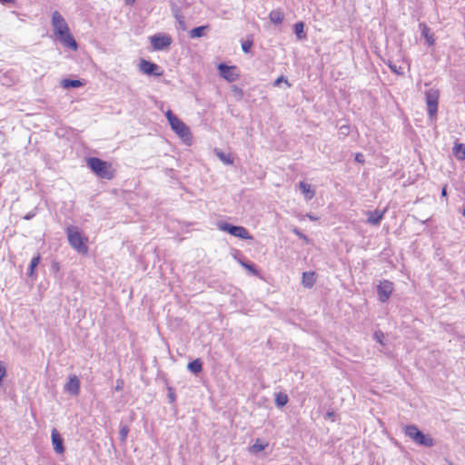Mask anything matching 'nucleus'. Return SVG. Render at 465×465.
<instances>
[{
  "label": "nucleus",
  "instance_id": "20e7f679",
  "mask_svg": "<svg viewBox=\"0 0 465 465\" xmlns=\"http://www.w3.org/2000/svg\"><path fill=\"white\" fill-rule=\"evenodd\" d=\"M404 433L418 445L425 447H432L434 445V440L430 435L424 434L416 425L405 426Z\"/></svg>",
  "mask_w": 465,
  "mask_h": 465
},
{
  "label": "nucleus",
  "instance_id": "aec40b11",
  "mask_svg": "<svg viewBox=\"0 0 465 465\" xmlns=\"http://www.w3.org/2000/svg\"><path fill=\"white\" fill-rule=\"evenodd\" d=\"M454 156L458 160H465V146L462 143H455L452 149Z\"/></svg>",
  "mask_w": 465,
  "mask_h": 465
},
{
  "label": "nucleus",
  "instance_id": "c85d7f7f",
  "mask_svg": "<svg viewBox=\"0 0 465 465\" xmlns=\"http://www.w3.org/2000/svg\"><path fill=\"white\" fill-rule=\"evenodd\" d=\"M128 433H129V427L127 425L121 424L119 436H120V440L123 443H124L126 441Z\"/></svg>",
  "mask_w": 465,
  "mask_h": 465
},
{
  "label": "nucleus",
  "instance_id": "de8ad7c7",
  "mask_svg": "<svg viewBox=\"0 0 465 465\" xmlns=\"http://www.w3.org/2000/svg\"><path fill=\"white\" fill-rule=\"evenodd\" d=\"M135 0H125L126 4L132 5Z\"/></svg>",
  "mask_w": 465,
  "mask_h": 465
},
{
  "label": "nucleus",
  "instance_id": "f8f14e48",
  "mask_svg": "<svg viewBox=\"0 0 465 465\" xmlns=\"http://www.w3.org/2000/svg\"><path fill=\"white\" fill-rule=\"evenodd\" d=\"M55 35L64 46L72 50H76L78 48V45L74 36L71 35L70 29L66 30V33H58Z\"/></svg>",
  "mask_w": 465,
  "mask_h": 465
},
{
  "label": "nucleus",
  "instance_id": "e433bc0d",
  "mask_svg": "<svg viewBox=\"0 0 465 465\" xmlns=\"http://www.w3.org/2000/svg\"><path fill=\"white\" fill-rule=\"evenodd\" d=\"M123 387H124V381H123V380H120V379H119V380H117V381H116V385H115L114 390H115L116 391H122V390H123Z\"/></svg>",
  "mask_w": 465,
  "mask_h": 465
},
{
  "label": "nucleus",
  "instance_id": "49530a36",
  "mask_svg": "<svg viewBox=\"0 0 465 465\" xmlns=\"http://www.w3.org/2000/svg\"><path fill=\"white\" fill-rule=\"evenodd\" d=\"M0 2L3 4H8V3H13L14 0H0Z\"/></svg>",
  "mask_w": 465,
  "mask_h": 465
},
{
  "label": "nucleus",
  "instance_id": "473e14b6",
  "mask_svg": "<svg viewBox=\"0 0 465 465\" xmlns=\"http://www.w3.org/2000/svg\"><path fill=\"white\" fill-rule=\"evenodd\" d=\"M252 46V41L246 40L242 44V49L245 54H248Z\"/></svg>",
  "mask_w": 465,
  "mask_h": 465
},
{
  "label": "nucleus",
  "instance_id": "6ab92c4d",
  "mask_svg": "<svg viewBox=\"0 0 465 465\" xmlns=\"http://www.w3.org/2000/svg\"><path fill=\"white\" fill-rule=\"evenodd\" d=\"M315 282L314 272H304L302 273V284L306 288H312Z\"/></svg>",
  "mask_w": 465,
  "mask_h": 465
},
{
  "label": "nucleus",
  "instance_id": "b1692460",
  "mask_svg": "<svg viewBox=\"0 0 465 465\" xmlns=\"http://www.w3.org/2000/svg\"><path fill=\"white\" fill-rule=\"evenodd\" d=\"M40 261L41 256L39 253L32 258L28 268V276L33 277L35 275V269L38 266Z\"/></svg>",
  "mask_w": 465,
  "mask_h": 465
},
{
  "label": "nucleus",
  "instance_id": "79ce46f5",
  "mask_svg": "<svg viewBox=\"0 0 465 465\" xmlns=\"http://www.w3.org/2000/svg\"><path fill=\"white\" fill-rule=\"evenodd\" d=\"M298 236H300L301 238H306L302 233H301L297 229H295L293 231Z\"/></svg>",
  "mask_w": 465,
  "mask_h": 465
},
{
  "label": "nucleus",
  "instance_id": "58836bf2",
  "mask_svg": "<svg viewBox=\"0 0 465 465\" xmlns=\"http://www.w3.org/2000/svg\"><path fill=\"white\" fill-rule=\"evenodd\" d=\"M35 213L34 212H29L26 213L24 217L25 220H31L33 217H35Z\"/></svg>",
  "mask_w": 465,
  "mask_h": 465
},
{
  "label": "nucleus",
  "instance_id": "2f4dec72",
  "mask_svg": "<svg viewBox=\"0 0 465 465\" xmlns=\"http://www.w3.org/2000/svg\"><path fill=\"white\" fill-rule=\"evenodd\" d=\"M391 70L392 73L396 74L397 75H403L404 74V69L401 65H397L394 64V65L391 66Z\"/></svg>",
  "mask_w": 465,
  "mask_h": 465
},
{
  "label": "nucleus",
  "instance_id": "f03ea898",
  "mask_svg": "<svg viewBox=\"0 0 465 465\" xmlns=\"http://www.w3.org/2000/svg\"><path fill=\"white\" fill-rule=\"evenodd\" d=\"M69 244L79 253L85 254L88 252L86 245L87 239L84 238L76 226L71 225L66 228Z\"/></svg>",
  "mask_w": 465,
  "mask_h": 465
},
{
  "label": "nucleus",
  "instance_id": "4be33fe9",
  "mask_svg": "<svg viewBox=\"0 0 465 465\" xmlns=\"http://www.w3.org/2000/svg\"><path fill=\"white\" fill-rule=\"evenodd\" d=\"M208 25H202L192 29L189 33V36L191 38H200L205 35L206 30L208 29Z\"/></svg>",
  "mask_w": 465,
  "mask_h": 465
},
{
  "label": "nucleus",
  "instance_id": "f704fd0d",
  "mask_svg": "<svg viewBox=\"0 0 465 465\" xmlns=\"http://www.w3.org/2000/svg\"><path fill=\"white\" fill-rule=\"evenodd\" d=\"M6 375V369L4 363L0 361V386L3 383V379Z\"/></svg>",
  "mask_w": 465,
  "mask_h": 465
},
{
  "label": "nucleus",
  "instance_id": "393cba45",
  "mask_svg": "<svg viewBox=\"0 0 465 465\" xmlns=\"http://www.w3.org/2000/svg\"><path fill=\"white\" fill-rule=\"evenodd\" d=\"M215 153L217 157L225 164H232L233 163V158L230 153H225L222 151L215 150Z\"/></svg>",
  "mask_w": 465,
  "mask_h": 465
},
{
  "label": "nucleus",
  "instance_id": "39448f33",
  "mask_svg": "<svg viewBox=\"0 0 465 465\" xmlns=\"http://www.w3.org/2000/svg\"><path fill=\"white\" fill-rule=\"evenodd\" d=\"M219 229L230 233L234 237H238L243 240L252 239V235L248 230L242 226L233 225L228 223H223L218 225Z\"/></svg>",
  "mask_w": 465,
  "mask_h": 465
},
{
  "label": "nucleus",
  "instance_id": "dca6fc26",
  "mask_svg": "<svg viewBox=\"0 0 465 465\" xmlns=\"http://www.w3.org/2000/svg\"><path fill=\"white\" fill-rule=\"evenodd\" d=\"M299 188L307 201H310L314 197L315 191L312 189L311 184L306 183L305 182H300Z\"/></svg>",
  "mask_w": 465,
  "mask_h": 465
},
{
  "label": "nucleus",
  "instance_id": "c756f323",
  "mask_svg": "<svg viewBox=\"0 0 465 465\" xmlns=\"http://www.w3.org/2000/svg\"><path fill=\"white\" fill-rule=\"evenodd\" d=\"M350 134V126L348 124H342L339 127L338 137L339 139H344Z\"/></svg>",
  "mask_w": 465,
  "mask_h": 465
},
{
  "label": "nucleus",
  "instance_id": "7ed1b4c3",
  "mask_svg": "<svg viewBox=\"0 0 465 465\" xmlns=\"http://www.w3.org/2000/svg\"><path fill=\"white\" fill-rule=\"evenodd\" d=\"M87 166L100 178L110 180L114 177L111 163L97 157L88 158Z\"/></svg>",
  "mask_w": 465,
  "mask_h": 465
},
{
  "label": "nucleus",
  "instance_id": "f257e3e1",
  "mask_svg": "<svg viewBox=\"0 0 465 465\" xmlns=\"http://www.w3.org/2000/svg\"><path fill=\"white\" fill-rule=\"evenodd\" d=\"M165 116L175 134L187 144L192 141V134L189 127L182 122L171 110L165 113Z\"/></svg>",
  "mask_w": 465,
  "mask_h": 465
},
{
  "label": "nucleus",
  "instance_id": "a211bd4d",
  "mask_svg": "<svg viewBox=\"0 0 465 465\" xmlns=\"http://www.w3.org/2000/svg\"><path fill=\"white\" fill-rule=\"evenodd\" d=\"M269 18L271 20V22L274 25H280L282 23L283 21V18H284V15L283 13L277 9V10H272L270 12L269 14Z\"/></svg>",
  "mask_w": 465,
  "mask_h": 465
},
{
  "label": "nucleus",
  "instance_id": "bb28decb",
  "mask_svg": "<svg viewBox=\"0 0 465 465\" xmlns=\"http://www.w3.org/2000/svg\"><path fill=\"white\" fill-rule=\"evenodd\" d=\"M294 32L298 39L302 40L306 38L304 25L302 22H299L294 25Z\"/></svg>",
  "mask_w": 465,
  "mask_h": 465
},
{
  "label": "nucleus",
  "instance_id": "cd10ccee",
  "mask_svg": "<svg viewBox=\"0 0 465 465\" xmlns=\"http://www.w3.org/2000/svg\"><path fill=\"white\" fill-rule=\"evenodd\" d=\"M267 444L262 443L259 439L256 440V441L250 447V451L253 454H257L261 451H262Z\"/></svg>",
  "mask_w": 465,
  "mask_h": 465
},
{
  "label": "nucleus",
  "instance_id": "0eeeda50",
  "mask_svg": "<svg viewBox=\"0 0 465 465\" xmlns=\"http://www.w3.org/2000/svg\"><path fill=\"white\" fill-rule=\"evenodd\" d=\"M425 98L428 107V114L432 118L436 115L438 110L439 92L430 88L425 93Z\"/></svg>",
  "mask_w": 465,
  "mask_h": 465
},
{
  "label": "nucleus",
  "instance_id": "c9c22d12",
  "mask_svg": "<svg viewBox=\"0 0 465 465\" xmlns=\"http://www.w3.org/2000/svg\"><path fill=\"white\" fill-rule=\"evenodd\" d=\"M374 339L381 344L383 343L382 340L384 338V334L382 331H375L374 335H373Z\"/></svg>",
  "mask_w": 465,
  "mask_h": 465
},
{
  "label": "nucleus",
  "instance_id": "412c9836",
  "mask_svg": "<svg viewBox=\"0 0 465 465\" xmlns=\"http://www.w3.org/2000/svg\"><path fill=\"white\" fill-rule=\"evenodd\" d=\"M187 369L191 372H193L194 374H198L203 370V362L200 359H195L194 361L188 363Z\"/></svg>",
  "mask_w": 465,
  "mask_h": 465
},
{
  "label": "nucleus",
  "instance_id": "4468645a",
  "mask_svg": "<svg viewBox=\"0 0 465 465\" xmlns=\"http://www.w3.org/2000/svg\"><path fill=\"white\" fill-rule=\"evenodd\" d=\"M64 390L71 395H78L80 391V381L76 376H73L64 385Z\"/></svg>",
  "mask_w": 465,
  "mask_h": 465
},
{
  "label": "nucleus",
  "instance_id": "a878e982",
  "mask_svg": "<svg viewBox=\"0 0 465 465\" xmlns=\"http://www.w3.org/2000/svg\"><path fill=\"white\" fill-rule=\"evenodd\" d=\"M288 395L282 392H279L275 397V404L278 408H282L288 403Z\"/></svg>",
  "mask_w": 465,
  "mask_h": 465
},
{
  "label": "nucleus",
  "instance_id": "5701e85b",
  "mask_svg": "<svg viewBox=\"0 0 465 465\" xmlns=\"http://www.w3.org/2000/svg\"><path fill=\"white\" fill-rule=\"evenodd\" d=\"M62 87L68 89V88H78L83 85V83L79 80H73V79H63L61 82Z\"/></svg>",
  "mask_w": 465,
  "mask_h": 465
},
{
  "label": "nucleus",
  "instance_id": "09e8293b",
  "mask_svg": "<svg viewBox=\"0 0 465 465\" xmlns=\"http://www.w3.org/2000/svg\"><path fill=\"white\" fill-rule=\"evenodd\" d=\"M463 213V215H464V217H465V208L463 209V213Z\"/></svg>",
  "mask_w": 465,
  "mask_h": 465
},
{
  "label": "nucleus",
  "instance_id": "ea45409f",
  "mask_svg": "<svg viewBox=\"0 0 465 465\" xmlns=\"http://www.w3.org/2000/svg\"><path fill=\"white\" fill-rule=\"evenodd\" d=\"M355 160L359 163L363 162V155L361 153H357L355 156Z\"/></svg>",
  "mask_w": 465,
  "mask_h": 465
},
{
  "label": "nucleus",
  "instance_id": "f3484780",
  "mask_svg": "<svg viewBox=\"0 0 465 465\" xmlns=\"http://www.w3.org/2000/svg\"><path fill=\"white\" fill-rule=\"evenodd\" d=\"M419 26L422 36L426 39L427 44L429 45H433L435 43V38L433 34H430V28L423 23H420Z\"/></svg>",
  "mask_w": 465,
  "mask_h": 465
},
{
  "label": "nucleus",
  "instance_id": "9b49d317",
  "mask_svg": "<svg viewBox=\"0 0 465 465\" xmlns=\"http://www.w3.org/2000/svg\"><path fill=\"white\" fill-rule=\"evenodd\" d=\"M218 70L220 75L228 82H234L239 77L236 66H230L225 64H220L218 65Z\"/></svg>",
  "mask_w": 465,
  "mask_h": 465
},
{
  "label": "nucleus",
  "instance_id": "4c0bfd02",
  "mask_svg": "<svg viewBox=\"0 0 465 465\" xmlns=\"http://www.w3.org/2000/svg\"><path fill=\"white\" fill-rule=\"evenodd\" d=\"M282 82L287 83V79L284 76H280L275 80L274 85H279Z\"/></svg>",
  "mask_w": 465,
  "mask_h": 465
},
{
  "label": "nucleus",
  "instance_id": "1a4fd4ad",
  "mask_svg": "<svg viewBox=\"0 0 465 465\" xmlns=\"http://www.w3.org/2000/svg\"><path fill=\"white\" fill-rule=\"evenodd\" d=\"M52 27L55 35L63 32L66 33V30L69 29L67 23L58 11L52 14Z\"/></svg>",
  "mask_w": 465,
  "mask_h": 465
},
{
  "label": "nucleus",
  "instance_id": "a19ab883",
  "mask_svg": "<svg viewBox=\"0 0 465 465\" xmlns=\"http://www.w3.org/2000/svg\"><path fill=\"white\" fill-rule=\"evenodd\" d=\"M306 216L311 220V221H317L318 220V217H316L315 215L312 214V213H307Z\"/></svg>",
  "mask_w": 465,
  "mask_h": 465
},
{
  "label": "nucleus",
  "instance_id": "ddd939ff",
  "mask_svg": "<svg viewBox=\"0 0 465 465\" xmlns=\"http://www.w3.org/2000/svg\"><path fill=\"white\" fill-rule=\"evenodd\" d=\"M52 443L54 446V450L56 453L62 454L64 452V440L58 431L54 429L52 430Z\"/></svg>",
  "mask_w": 465,
  "mask_h": 465
},
{
  "label": "nucleus",
  "instance_id": "2eb2a0df",
  "mask_svg": "<svg viewBox=\"0 0 465 465\" xmlns=\"http://www.w3.org/2000/svg\"><path fill=\"white\" fill-rule=\"evenodd\" d=\"M384 213H385V210L382 212H379L377 210H375L373 212H369L367 223L370 224H372V225L380 224L381 221L383 218Z\"/></svg>",
  "mask_w": 465,
  "mask_h": 465
},
{
  "label": "nucleus",
  "instance_id": "37998d69",
  "mask_svg": "<svg viewBox=\"0 0 465 465\" xmlns=\"http://www.w3.org/2000/svg\"><path fill=\"white\" fill-rule=\"evenodd\" d=\"M385 64L391 68V66L394 65L395 63H393L391 60H388L385 62Z\"/></svg>",
  "mask_w": 465,
  "mask_h": 465
},
{
  "label": "nucleus",
  "instance_id": "423d86ee",
  "mask_svg": "<svg viewBox=\"0 0 465 465\" xmlns=\"http://www.w3.org/2000/svg\"><path fill=\"white\" fill-rule=\"evenodd\" d=\"M172 41V37L166 34H155L150 37L151 45L155 51H162L168 48Z\"/></svg>",
  "mask_w": 465,
  "mask_h": 465
},
{
  "label": "nucleus",
  "instance_id": "c03bdc74",
  "mask_svg": "<svg viewBox=\"0 0 465 465\" xmlns=\"http://www.w3.org/2000/svg\"><path fill=\"white\" fill-rule=\"evenodd\" d=\"M447 195V189H446V186L443 187L442 191H441V196L442 197H445Z\"/></svg>",
  "mask_w": 465,
  "mask_h": 465
},
{
  "label": "nucleus",
  "instance_id": "7c9ffc66",
  "mask_svg": "<svg viewBox=\"0 0 465 465\" xmlns=\"http://www.w3.org/2000/svg\"><path fill=\"white\" fill-rule=\"evenodd\" d=\"M174 17L179 25V28L183 31H185L187 29V27H186V24H185L183 15L181 13L176 12L174 15Z\"/></svg>",
  "mask_w": 465,
  "mask_h": 465
},
{
  "label": "nucleus",
  "instance_id": "9d476101",
  "mask_svg": "<svg viewBox=\"0 0 465 465\" xmlns=\"http://www.w3.org/2000/svg\"><path fill=\"white\" fill-rule=\"evenodd\" d=\"M139 69L147 75L161 76L163 74V72L160 71V67L156 64L144 59L140 61Z\"/></svg>",
  "mask_w": 465,
  "mask_h": 465
},
{
  "label": "nucleus",
  "instance_id": "72a5a7b5",
  "mask_svg": "<svg viewBox=\"0 0 465 465\" xmlns=\"http://www.w3.org/2000/svg\"><path fill=\"white\" fill-rule=\"evenodd\" d=\"M242 265L246 268L249 272H251L252 274H257L258 272L256 270V267L253 263L249 262H242Z\"/></svg>",
  "mask_w": 465,
  "mask_h": 465
},
{
  "label": "nucleus",
  "instance_id": "a18cd8bd",
  "mask_svg": "<svg viewBox=\"0 0 465 465\" xmlns=\"http://www.w3.org/2000/svg\"><path fill=\"white\" fill-rule=\"evenodd\" d=\"M169 399H170V401H171V402L174 401V400H175V396H174V394H173V393H170V394H169Z\"/></svg>",
  "mask_w": 465,
  "mask_h": 465
},
{
  "label": "nucleus",
  "instance_id": "6e6552de",
  "mask_svg": "<svg viewBox=\"0 0 465 465\" xmlns=\"http://www.w3.org/2000/svg\"><path fill=\"white\" fill-rule=\"evenodd\" d=\"M394 290L393 283L388 280H383L377 287V294L380 302H386Z\"/></svg>",
  "mask_w": 465,
  "mask_h": 465
}]
</instances>
